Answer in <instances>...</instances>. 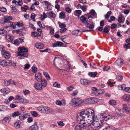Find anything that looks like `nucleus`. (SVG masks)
I'll use <instances>...</instances> for the list:
<instances>
[{"label": "nucleus", "instance_id": "f257e3e1", "mask_svg": "<svg viewBox=\"0 0 130 130\" xmlns=\"http://www.w3.org/2000/svg\"><path fill=\"white\" fill-rule=\"evenodd\" d=\"M80 118L82 119L89 118L91 117L92 118L93 116H94V111L91 109H87L85 110L81 111L80 113Z\"/></svg>", "mask_w": 130, "mask_h": 130}, {"label": "nucleus", "instance_id": "9b49d317", "mask_svg": "<svg viewBox=\"0 0 130 130\" xmlns=\"http://www.w3.org/2000/svg\"><path fill=\"white\" fill-rule=\"evenodd\" d=\"M36 122L35 123L34 125L30 126L28 130H38V127L37 125Z\"/></svg>", "mask_w": 130, "mask_h": 130}, {"label": "nucleus", "instance_id": "f8f14e48", "mask_svg": "<svg viewBox=\"0 0 130 130\" xmlns=\"http://www.w3.org/2000/svg\"><path fill=\"white\" fill-rule=\"evenodd\" d=\"M123 99L124 101L130 102V96L128 94H124L123 96Z\"/></svg>", "mask_w": 130, "mask_h": 130}, {"label": "nucleus", "instance_id": "6e6552de", "mask_svg": "<svg viewBox=\"0 0 130 130\" xmlns=\"http://www.w3.org/2000/svg\"><path fill=\"white\" fill-rule=\"evenodd\" d=\"M29 113H26L25 112H23L21 113L19 115V119L21 120H23L27 118L28 116H29Z\"/></svg>", "mask_w": 130, "mask_h": 130}, {"label": "nucleus", "instance_id": "c756f323", "mask_svg": "<svg viewBox=\"0 0 130 130\" xmlns=\"http://www.w3.org/2000/svg\"><path fill=\"white\" fill-rule=\"evenodd\" d=\"M5 28L3 29H0V31H1V35H7V32L6 30L4 29Z\"/></svg>", "mask_w": 130, "mask_h": 130}, {"label": "nucleus", "instance_id": "69168bd1", "mask_svg": "<svg viewBox=\"0 0 130 130\" xmlns=\"http://www.w3.org/2000/svg\"><path fill=\"white\" fill-rule=\"evenodd\" d=\"M124 90L128 92H130V88L129 87L125 88Z\"/></svg>", "mask_w": 130, "mask_h": 130}, {"label": "nucleus", "instance_id": "423d86ee", "mask_svg": "<svg viewBox=\"0 0 130 130\" xmlns=\"http://www.w3.org/2000/svg\"><path fill=\"white\" fill-rule=\"evenodd\" d=\"M98 99L95 98H90L86 100V102L88 104H93L96 103L98 101Z\"/></svg>", "mask_w": 130, "mask_h": 130}, {"label": "nucleus", "instance_id": "ddd939ff", "mask_svg": "<svg viewBox=\"0 0 130 130\" xmlns=\"http://www.w3.org/2000/svg\"><path fill=\"white\" fill-rule=\"evenodd\" d=\"M35 77L36 80L38 82H40L41 79H42L40 73L38 72L35 74Z\"/></svg>", "mask_w": 130, "mask_h": 130}, {"label": "nucleus", "instance_id": "e2e57ef3", "mask_svg": "<svg viewBox=\"0 0 130 130\" xmlns=\"http://www.w3.org/2000/svg\"><path fill=\"white\" fill-rule=\"evenodd\" d=\"M66 11L70 13L71 11V9L69 7H67L66 8Z\"/></svg>", "mask_w": 130, "mask_h": 130}, {"label": "nucleus", "instance_id": "4be33fe9", "mask_svg": "<svg viewBox=\"0 0 130 130\" xmlns=\"http://www.w3.org/2000/svg\"><path fill=\"white\" fill-rule=\"evenodd\" d=\"M62 45V43L60 41H57L53 43V47H57V46H61Z\"/></svg>", "mask_w": 130, "mask_h": 130}, {"label": "nucleus", "instance_id": "ea45409f", "mask_svg": "<svg viewBox=\"0 0 130 130\" xmlns=\"http://www.w3.org/2000/svg\"><path fill=\"white\" fill-rule=\"evenodd\" d=\"M6 89H2L0 90V91L2 92V94L3 95H5L7 93L6 92Z\"/></svg>", "mask_w": 130, "mask_h": 130}, {"label": "nucleus", "instance_id": "0e129e2a", "mask_svg": "<svg viewBox=\"0 0 130 130\" xmlns=\"http://www.w3.org/2000/svg\"><path fill=\"white\" fill-rule=\"evenodd\" d=\"M29 26L31 28L33 29L34 30H35L36 29L35 27L32 24H30L29 25Z\"/></svg>", "mask_w": 130, "mask_h": 130}, {"label": "nucleus", "instance_id": "473e14b6", "mask_svg": "<svg viewBox=\"0 0 130 130\" xmlns=\"http://www.w3.org/2000/svg\"><path fill=\"white\" fill-rule=\"evenodd\" d=\"M90 14L94 16H96L97 13L93 9L91 10L90 12Z\"/></svg>", "mask_w": 130, "mask_h": 130}, {"label": "nucleus", "instance_id": "1a4fd4ad", "mask_svg": "<svg viewBox=\"0 0 130 130\" xmlns=\"http://www.w3.org/2000/svg\"><path fill=\"white\" fill-rule=\"evenodd\" d=\"M1 52L3 56L5 58L8 59L10 58L11 55L8 51L5 50H3Z\"/></svg>", "mask_w": 130, "mask_h": 130}, {"label": "nucleus", "instance_id": "b1692460", "mask_svg": "<svg viewBox=\"0 0 130 130\" xmlns=\"http://www.w3.org/2000/svg\"><path fill=\"white\" fill-rule=\"evenodd\" d=\"M21 113L19 111H16L14 112L11 115L13 117L15 118L17 116H18L20 115V114Z\"/></svg>", "mask_w": 130, "mask_h": 130}, {"label": "nucleus", "instance_id": "f704fd0d", "mask_svg": "<svg viewBox=\"0 0 130 130\" xmlns=\"http://www.w3.org/2000/svg\"><path fill=\"white\" fill-rule=\"evenodd\" d=\"M115 127L113 126H108L105 128L103 130H114Z\"/></svg>", "mask_w": 130, "mask_h": 130}, {"label": "nucleus", "instance_id": "864d4df0", "mask_svg": "<svg viewBox=\"0 0 130 130\" xmlns=\"http://www.w3.org/2000/svg\"><path fill=\"white\" fill-rule=\"evenodd\" d=\"M56 105L59 106H61L62 105V102L59 100H57L56 101Z\"/></svg>", "mask_w": 130, "mask_h": 130}, {"label": "nucleus", "instance_id": "37998d69", "mask_svg": "<svg viewBox=\"0 0 130 130\" xmlns=\"http://www.w3.org/2000/svg\"><path fill=\"white\" fill-rule=\"evenodd\" d=\"M31 35L32 36L35 37L38 35V33L37 32L35 31L32 32H31Z\"/></svg>", "mask_w": 130, "mask_h": 130}, {"label": "nucleus", "instance_id": "8fccbe9b", "mask_svg": "<svg viewBox=\"0 0 130 130\" xmlns=\"http://www.w3.org/2000/svg\"><path fill=\"white\" fill-rule=\"evenodd\" d=\"M4 84V85H5L6 86H8V85H9L10 84V81L9 82L8 81L6 80H5Z\"/></svg>", "mask_w": 130, "mask_h": 130}, {"label": "nucleus", "instance_id": "0eeeda50", "mask_svg": "<svg viewBox=\"0 0 130 130\" xmlns=\"http://www.w3.org/2000/svg\"><path fill=\"white\" fill-rule=\"evenodd\" d=\"M12 17H4L3 18V20L0 21V23L2 24H5L7 23H10V20H12Z\"/></svg>", "mask_w": 130, "mask_h": 130}, {"label": "nucleus", "instance_id": "412c9836", "mask_svg": "<svg viewBox=\"0 0 130 130\" xmlns=\"http://www.w3.org/2000/svg\"><path fill=\"white\" fill-rule=\"evenodd\" d=\"M8 110V108L7 106L3 105L0 106V111H5Z\"/></svg>", "mask_w": 130, "mask_h": 130}, {"label": "nucleus", "instance_id": "5701e85b", "mask_svg": "<svg viewBox=\"0 0 130 130\" xmlns=\"http://www.w3.org/2000/svg\"><path fill=\"white\" fill-rule=\"evenodd\" d=\"M35 88L37 89L38 90H41L42 89L41 85L39 83L35 84L34 85Z\"/></svg>", "mask_w": 130, "mask_h": 130}, {"label": "nucleus", "instance_id": "aec40b11", "mask_svg": "<svg viewBox=\"0 0 130 130\" xmlns=\"http://www.w3.org/2000/svg\"><path fill=\"white\" fill-rule=\"evenodd\" d=\"M35 47L37 49H41L43 48L44 46L43 44L38 43L35 44Z\"/></svg>", "mask_w": 130, "mask_h": 130}, {"label": "nucleus", "instance_id": "cd10ccee", "mask_svg": "<svg viewBox=\"0 0 130 130\" xmlns=\"http://www.w3.org/2000/svg\"><path fill=\"white\" fill-rule=\"evenodd\" d=\"M0 65L3 67H6V61L4 60H0Z\"/></svg>", "mask_w": 130, "mask_h": 130}, {"label": "nucleus", "instance_id": "2eb2a0df", "mask_svg": "<svg viewBox=\"0 0 130 130\" xmlns=\"http://www.w3.org/2000/svg\"><path fill=\"white\" fill-rule=\"evenodd\" d=\"M44 113H49L52 112L53 111L52 109L47 106H45Z\"/></svg>", "mask_w": 130, "mask_h": 130}, {"label": "nucleus", "instance_id": "bf43d9fd", "mask_svg": "<svg viewBox=\"0 0 130 130\" xmlns=\"http://www.w3.org/2000/svg\"><path fill=\"white\" fill-rule=\"evenodd\" d=\"M27 122L28 123H31L32 122L33 119L32 118L29 117L27 119Z\"/></svg>", "mask_w": 130, "mask_h": 130}, {"label": "nucleus", "instance_id": "72a5a7b5", "mask_svg": "<svg viewBox=\"0 0 130 130\" xmlns=\"http://www.w3.org/2000/svg\"><path fill=\"white\" fill-rule=\"evenodd\" d=\"M109 27H108L107 26L103 28V30L102 31V32H104L106 33H108L109 31Z\"/></svg>", "mask_w": 130, "mask_h": 130}, {"label": "nucleus", "instance_id": "2f4dec72", "mask_svg": "<svg viewBox=\"0 0 130 130\" xmlns=\"http://www.w3.org/2000/svg\"><path fill=\"white\" fill-rule=\"evenodd\" d=\"M43 74L45 76L48 80H49L50 79V77L47 73L45 72H43Z\"/></svg>", "mask_w": 130, "mask_h": 130}, {"label": "nucleus", "instance_id": "7c9ffc66", "mask_svg": "<svg viewBox=\"0 0 130 130\" xmlns=\"http://www.w3.org/2000/svg\"><path fill=\"white\" fill-rule=\"evenodd\" d=\"M75 130H83V127L82 125H77L75 127Z\"/></svg>", "mask_w": 130, "mask_h": 130}, {"label": "nucleus", "instance_id": "dca6fc26", "mask_svg": "<svg viewBox=\"0 0 130 130\" xmlns=\"http://www.w3.org/2000/svg\"><path fill=\"white\" fill-rule=\"evenodd\" d=\"M45 106L43 105L41 106L37 107V110L39 111L40 112L43 113H44V109Z\"/></svg>", "mask_w": 130, "mask_h": 130}, {"label": "nucleus", "instance_id": "a878e982", "mask_svg": "<svg viewBox=\"0 0 130 130\" xmlns=\"http://www.w3.org/2000/svg\"><path fill=\"white\" fill-rule=\"evenodd\" d=\"M80 118H78L77 117V122L79 124H81V125L83 124V123H85L84 122L85 120L84 119H82L81 118L80 119Z\"/></svg>", "mask_w": 130, "mask_h": 130}, {"label": "nucleus", "instance_id": "7ed1b4c3", "mask_svg": "<svg viewBox=\"0 0 130 130\" xmlns=\"http://www.w3.org/2000/svg\"><path fill=\"white\" fill-rule=\"evenodd\" d=\"M93 122L92 124L94 126L95 129H98L102 126V122L101 120H100L99 122L95 116H93L92 117Z\"/></svg>", "mask_w": 130, "mask_h": 130}, {"label": "nucleus", "instance_id": "20e7f679", "mask_svg": "<svg viewBox=\"0 0 130 130\" xmlns=\"http://www.w3.org/2000/svg\"><path fill=\"white\" fill-rule=\"evenodd\" d=\"M83 102V100L77 98H74L71 101V102L72 104L76 106H79Z\"/></svg>", "mask_w": 130, "mask_h": 130}, {"label": "nucleus", "instance_id": "6e6d98bb", "mask_svg": "<svg viewBox=\"0 0 130 130\" xmlns=\"http://www.w3.org/2000/svg\"><path fill=\"white\" fill-rule=\"evenodd\" d=\"M122 17H119L118 21L119 23L124 22V21H122Z\"/></svg>", "mask_w": 130, "mask_h": 130}, {"label": "nucleus", "instance_id": "de8ad7c7", "mask_svg": "<svg viewBox=\"0 0 130 130\" xmlns=\"http://www.w3.org/2000/svg\"><path fill=\"white\" fill-rule=\"evenodd\" d=\"M23 92L25 95H27L29 93L30 91L28 90H24L23 91Z\"/></svg>", "mask_w": 130, "mask_h": 130}, {"label": "nucleus", "instance_id": "4c0bfd02", "mask_svg": "<svg viewBox=\"0 0 130 130\" xmlns=\"http://www.w3.org/2000/svg\"><path fill=\"white\" fill-rule=\"evenodd\" d=\"M104 90L102 89H100L99 90H98L97 92L98 94H100L104 93Z\"/></svg>", "mask_w": 130, "mask_h": 130}, {"label": "nucleus", "instance_id": "6ab92c4d", "mask_svg": "<svg viewBox=\"0 0 130 130\" xmlns=\"http://www.w3.org/2000/svg\"><path fill=\"white\" fill-rule=\"evenodd\" d=\"M39 82L41 83V85L42 87H45L47 85V82L46 80L41 79Z\"/></svg>", "mask_w": 130, "mask_h": 130}, {"label": "nucleus", "instance_id": "13d9d810", "mask_svg": "<svg viewBox=\"0 0 130 130\" xmlns=\"http://www.w3.org/2000/svg\"><path fill=\"white\" fill-rule=\"evenodd\" d=\"M49 14L50 16H56V14L55 13H54L52 11L50 12L49 13Z\"/></svg>", "mask_w": 130, "mask_h": 130}, {"label": "nucleus", "instance_id": "a18cd8bd", "mask_svg": "<svg viewBox=\"0 0 130 130\" xmlns=\"http://www.w3.org/2000/svg\"><path fill=\"white\" fill-rule=\"evenodd\" d=\"M46 27H48L50 28H52L50 30V32L51 34H53L54 32V29L52 28L51 26H45Z\"/></svg>", "mask_w": 130, "mask_h": 130}, {"label": "nucleus", "instance_id": "79ce46f5", "mask_svg": "<svg viewBox=\"0 0 130 130\" xmlns=\"http://www.w3.org/2000/svg\"><path fill=\"white\" fill-rule=\"evenodd\" d=\"M23 2L21 0H19L17 1V5H19L20 6H22L23 5Z\"/></svg>", "mask_w": 130, "mask_h": 130}, {"label": "nucleus", "instance_id": "393cba45", "mask_svg": "<svg viewBox=\"0 0 130 130\" xmlns=\"http://www.w3.org/2000/svg\"><path fill=\"white\" fill-rule=\"evenodd\" d=\"M82 126L83 127V130H88L89 129V127L85 123H83Z\"/></svg>", "mask_w": 130, "mask_h": 130}, {"label": "nucleus", "instance_id": "c9c22d12", "mask_svg": "<svg viewBox=\"0 0 130 130\" xmlns=\"http://www.w3.org/2000/svg\"><path fill=\"white\" fill-rule=\"evenodd\" d=\"M109 103L110 104L112 105H115L116 104V102L115 100H113L110 101Z\"/></svg>", "mask_w": 130, "mask_h": 130}, {"label": "nucleus", "instance_id": "39448f33", "mask_svg": "<svg viewBox=\"0 0 130 130\" xmlns=\"http://www.w3.org/2000/svg\"><path fill=\"white\" fill-rule=\"evenodd\" d=\"M124 60L121 58H118L114 63L115 66H117L118 68L121 67L123 63Z\"/></svg>", "mask_w": 130, "mask_h": 130}, {"label": "nucleus", "instance_id": "58836bf2", "mask_svg": "<svg viewBox=\"0 0 130 130\" xmlns=\"http://www.w3.org/2000/svg\"><path fill=\"white\" fill-rule=\"evenodd\" d=\"M40 52H46L49 53H50L51 52V50L50 49H46L45 50H40Z\"/></svg>", "mask_w": 130, "mask_h": 130}, {"label": "nucleus", "instance_id": "a211bd4d", "mask_svg": "<svg viewBox=\"0 0 130 130\" xmlns=\"http://www.w3.org/2000/svg\"><path fill=\"white\" fill-rule=\"evenodd\" d=\"M78 17V18L84 24H86L88 22V19L86 18L85 17Z\"/></svg>", "mask_w": 130, "mask_h": 130}, {"label": "nucleus", "instance_id": "f3484780", "mask_svg": "<svg viewBox=\"0 0 130 130\" xmlns=\"http://www.w3.org/2000/svg\"><path fill=\"white\" fill-rule=\"evenodd\" d=\"M80 82L81 84L85 85H88L90 83V82L88 80L85 79H81Z\"/></svg>", "mask_w": 130, "mask_h": 130}, {"label": "nucleus", "instance_id": "e433bc0d", "mask_svg": "<svg viewBox=\"0 0 130 130\" xmlns=\"http://www.w3.org/2000/svg\"><path fill=\"white\" fill-rule=\"evenodd\" d=\"M14 126L17 128H19L20 126V124L19 123V121H16L14 123Z\"/></svg>", "mask_w": 130, "mask_h": 130}, {"label": "nucleus", "instance_id": "c03bdc74", "mask_svg": "<svg viewBox=\"0 0 130 130\" xmlns=\"http://www.w3.org/2000/svg\"><path fill=\"white\" fill-rule=\"evenodd\" d=\"M12 61L11 60H9L8 61H6V66H11L12 64Z\"/></svg>", "mask_w": 130, "mask_h": 130}, {"label": "nucleus", "instance_id": "680f3d73", "mask_svg": "<svg viewBox=\"0 0 130 130\" xmlns=\"http://www.w3.org/2000/svg\"><path fill=\"white\" fill-rule=\"evenodd\" d=\"M110 68V67L109 66H105L103 68V70L104 71H107Z\"/></svg>", "mask_w": 130, "mask_h": 130}, {"label": "nucleus", "instance_id": "052dcab7", "mask_svg": "<svg viewBox=\"0 0 130 130\" xmlns=\"http://www.w3.org/2000/svg\"><path fill=\"white\" fill-rule=\"evenodd\" d=\"M16 25H17V26H22L23 24L22 23H20L19 22H15Z\"/></svg>", "mask_w": 130, "mask_h": 130}, {"label": "nucleus", "instance_id": "49530a36", "mask_svg": "<svg viewBox=\"0 0 130 130\" xmlns=\"http://www.w3.org/2000/svg\"><path fill=\"white\" fill-rule=\"evenodd\" d=\"M32 115L34 117H36L38 115L37 112L35 111H33L31 112Z\"/></svg>", "mask_w": 130, "mask_h": 130}, {"label": "nucleus", "instance_id": "c85d7f7f", "mask_svg": "<svg viewBox=\"0 0 130 130\" xmlns=\"http://www.w3.org/2000/svg\"><path fill=\"white\" fill-rule=\"evenodd\" d=\"M80 31V30L78 29L75 30L72 32V34L76 36L79 35V33Z\"/></svg>", "mask_w": 130, "mask_h": 130}, {"label": "nucleus", "instance_id": "a19ab883", "mask_svg": "<svg viewBox=\"0 0 130 130\" xmlns=\"http://www.w3.org/2000/svg\"><path fill=\"white\" fill-rule=\"evenodd\" d=\"M87 27L90 29H92L94 27V26L93 24H90L89 23H88L87 24Z\"/></svg>", "mask_w": 130, "mask_h": 130}, {"label": "nucleus", "instance_id": "9d476101", "mask_svg": "<svg viewBox=\"0 0 130 130\" xmlns=\"http://www.w3.org/2000/svg\"><path fill=\"white\" fill-rule=\"evenodd\" d=\"M11 116V115H8L6 117L4 118L3 122L4 123H7L10 120Z\"/></svg>", "mask_w": 130, "mask_h": 130}, {"label": "nucleus", "instance_id": "4468645a", "mask_svg": "<svg viewBox=\"0 0 130 130\" xmlns=\"http://www.w3.org/2000/svg\"><path fill=\"white\" fill-rule=\"evenodd\" d=\"M102 117L103 118V120L105 121L108 120L111 118L110 115L105 113L103 114Z\"/></svg>", "mask_w": 130, "mask_h": 130}, {"label": "nucleus", "instance_id": "338daca9", "mask_svg": "<svg viewBox=\"0 0 130 130\" xmlns=\"http://www.w3.org/2000/svg\"><path fill=\"white\" fill-rule=\"evenodd\" d=\"M0 10L2 12H5L6 11V9L3 7H1L0 8Z\"/></svg>", "mask_w": 130, "mask_h": 130}, {"label": "nucleus", "instance_id": "5fc2aeb1", "mask_svg": "<svg viewBox=\"0 0 130 130\" xmlns=\"http://www.w3.org/2000/svg\"><path fill=\"white\" fill-rule=\"evenodd\" d=\"M123 78V77L121 76H117V81H120Z\"/></svg>", "mask_w": 130, "mask_h": 130}, {"label": "nucleus", "instance_id": "09e8293b", "mask_svg": "<svg viewBox=\"0 0 130 130\" xmlns=\"http://www.w3.org/2000/svg\"><path fill=\"white\" fill-rule=\"evenodd\" d=\"M19 44V40L18 39H16L14 40V44L15 45L18 46Z\"/></svg>", "mask_w": 130, "mask_h": 130}, {"label": "nucleus", "instance_id": "3c124183", "mask_svg": "<svg viewBox=\"0 0 130 130\" xmlns=\"http://www.w3.org/2000/svg\"><path fill=\"white\" fill-rule=\"evenodd\" d=\"M60 85L58 83V82H55L53 85V86L54 87H59L60 86Z\"/></svg>", "mask_w": 130, "mask_h": 130}, {"label": "nucleus", "instance_id": "603ef678", "mask_svg": "<svg viewBox=\"0 0 130 130\" xmlns=\"http://www.w3.org/2000/svg\"><path fill=\"white\" fill-rule=\"evenodd\" d=\"M67 29L65 28H62L60 29V31L61 33H63L65 32L67 30Z\"/></svg>", "mask_w": 130, "mask_h": 130}, {"label": "nucleus", "instance_id": "bb28decb", "mask_svg": "<svg viewBox=\"0 0 130 130\" xmlns=\"http://www.w3.org/2000/svg\"><path fill=\"white\" fill-rule=\"evenodd\" d=\"M119 116L120 114L119 113H116L113 115L112 118L115 120H117L118 119V117H119Z\"/></svg>", "mask_w": 130, "mask_h": 130}, {"label": "nucleus", "instance_id": "4d7b16f0", "mask_svg": "<svg viewBox=\"0 0 130 130\" xmlns=\"http://www.w3.org/2000/svg\"><path fill=\"white\" fill-rule=\"evenodd\" d=\"M115 19V17H110V20H108V22H111V21H113Z\"/></svg>", "mask_w": 130, "mask_h": 130}, {"label": "nucleus", "instance_id": "774afa93", "mask_svg": "<svg viewBox=\"0 0 130 130\" xmlns=\"http://www.w3.org/2000/svg\"><path fill=\"white\" fill-rule=\"evenodd\" d=\"M124 109L128 113H130V108H129L128 107H127L125 108Z\"/></svg>", "mask_w": 130, "mask_h": 130}, {"label": "nucleus", "instance_id": "f03ea898", "mask_svg": "<svg viewBox=\"0 0 130 130\" xmlns=\"http://www.w3.org/2000/svg\"><path fill=\"white\" fill-rule=\"evenodd\" d=\"M19 51L18 55L22 57H20L19 58L20 59H22L25 57H27L28 56V54L27 53L28 50L27 48L24 47H19L18 49Z\"/></svg>", "mask_w": 130, "mask_h": 130}]
</instances>
